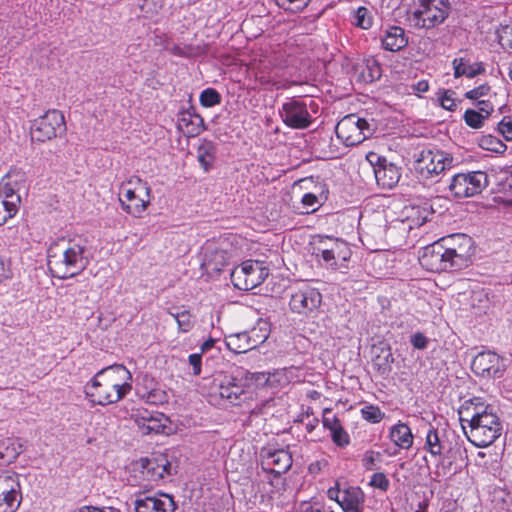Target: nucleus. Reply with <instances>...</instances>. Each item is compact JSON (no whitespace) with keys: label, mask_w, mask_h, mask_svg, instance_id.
Returning a JSON list of instances; mask_svg holds the SVG:
<instances>
[{"label":"nucleus","mask_w":512,"mask_h":512,"mask_svg":"<svg viewBox=\"0 0 512 512\" xmlns=\"http://www.w3.org/2000/svg\"><path fill=\"white\" fill-rule=\"evenodd\" d=\"M425 447L429 451V453L433 456H441L443 451V443L440 438L439 432L434 429L433 427H430L427 435H426V441H425Z\"/></svg>","instance_id":"72a5a7b5"},{"label":"nucleus","mask_w":512,"mask_h":512,"mask_svg":"<svg viewBox=\"0 0 512 512\" xmlns=\"http://www.w3.org/2000/svg\"><path fill=\"white\" fill-rule=\"evenodd\" d=\"M276 4L286 10L293 13L303 11L309 4L310 0H275Z\"/></svg>","instance_id":"a19ab883"},{"label":"nucleus","mask_w":512,"mask_h":512,"mask_svg":"<svg viewBox=\"0 0 512 512\" xmlns=\"http://www.w3.org/2000/svg\"><path fill=\"white\" fill-rule=\"evenodd\" d=\"M463 452H465V450H463L458 445L450 447L447 450L446 454L442 457L441 461L438 464V468L443 470L444 475L451 471L453 463L456 461L458 456H462Z\"/></svg>","instance_id":"f704fd0d"},{"label":"nucleus","mask_w":512,"mask_h":512,"mask_svg":"<svg viewBox=\"0 0 512 512\" xmlns=\"http://www.w3.org/2000/svg\"><path fill=\"white\" fill-rule=\"evenodd\" d=\"M393 362L394 357L390 347L381 348L380 353L373 358V365L381 375H388L391 372Z\"/></svg>","instance_id":"7c9ffc66"},{"label":"nucleus","mask_w":512,"mask_h":512,"mask_svg":"<svg viewBox=\"0 0 512 512\" xmlns=\"http://www.w3.org/2000/svg\"><path fill=\"white\" fill-rule=\"evenodd\" d=\"M192 128L187 131V134L198 135L201 131L205 130L204 120L199 114H192Z\"/></svg>","instance_id":"bf43d9fd"},{"label":"nucleus","mask_w":512,"mask_h":512,"mask_svg":"<svg viewBox=\"0 0 512 512\" xmlns=\"http://www.w3.org/2000/svg\"><path fill=\"white\" fill-rule=\"evenodd\" d=\"M333 253L335 262L338 263L342 261L343 263L347 262L351 257V250L344 240H339V242H334L333 244Z\"/></svg>","instance_id":"58836bf2"},{"label":"nucleus","mask_w":512,"mask_h":512,"mask_svg":"<svg viewBox=\"0 0 512 512\" xmlns=\"http://www.w3.org/2000/svg\"><path fill=\"white\" fill-rule=\"evenodd\" d=\"M476 111H479L483 114L484 118H488L491 113L494 111V106L490 101L487 100H478L476 103Z\"/></svg>","instance_id":"052dcab7"},{"label":"nucleus","mask_w":512,"mask_h":512,"mask_svg":"<svg viewBox=\"0 0 512 512\" xmlns=\"http://www.w3.org/2000/svg\"><path fill=\"white\" fill-rule=\"evenodd\" d=\"M363 502L364 493L360 487L355 486L343 489L341 499L338 500L344 512H362Z\"/></svg>","instance_id":"b1692460"},{"label":"nucleus","mask_w":512,"mask_h":512,"mask_svg":"<svg viewBox=\"0 0 512 512\" xmlns=\"http://www.w3.org/2000/svg\"><path fill=\"white\" fill-rule=\"evenodd\" d=\"M192 114L187 113L183 114L182 117L178 120V128L182 131L186 129V132L192 128Z\"/></svg>","instance_id":"69168bd1"},{"label":"nucleus","mask_w":512,"mask_h":512,"mask_svg":"<svg viewBox=\"0 0 512 512\" xmlns=\"http://www.w3.org/2000/svg\"><path fill=\"white\" fill-rule=\"evenodd\" d=\"M176 322L179 330L182 332H188L193 327L192 316L186 309L180 310L177 308Z\"/></svg>","instance_id":"37998d69"},{"label":"nucleus","mask_w":512,"mask_h":512,"mask_svg":"<svg viewBox=\"0 0 512 512\" xmlns=\"http://www.w3.org/2000/svg\"><path fill=\"white\" fill-rule=\"evenodd\" d=\"M18 211V204L0 197V226L4 225L9 219L14 217Z\"/></svg>","instance_id":"e433bc0d"},{"label":"nucleus","mask_w":512,"mask_h":512,"mask_svg":"<svg viewBox=\"0 0 512 512\" xmlns=\"http://www.w3.org/2000/svg\"><path fill=\"white\" fill-rule=\"evenodd\" d=\"M490 86L485 83L465 93V97L470 100H478L490 92Z\"/></svg>","instance_id":"6e6d98bb"},{"label":"nucleus","mask_w":512,"mask_h":512,"mask_svg":"<svg viewBox=\"0 0 512 512\" xmlns=\"http://www.w3.org/2000/svg\"><path fill=\"white\" fill-rule=\"evenodd\" d=\"M333 244L331 245V249H313V255L317 258L321 257L322 260L329 265L333 269H338L343 266V264H339L335 262L334 253H333Z\"/></svg>","instance_id":"c03bdc74"},{"label":"nucleus","mask_w":512,"mask_h":512,"mask_svg":"<svg viewBox=\"0 0 512 512\" xmlns=\"http://www.w3.org/2000/svg\"><path fill=\"white\" fill-rule=\"evenodd\" d=\"M137 466L143 477L152 482H157L166 475L170 476L173 474V466L165 454L140 458L137 462Z\"/></svg>","instance_id":"a211bd4d"},{"label":"nucleus","mask_w":512,"mask_h":512,"mask_svg":"<svg viewBox=\"0 0 512 512\" xmlns=\"http://www.w3.org/2000/svg\"><path fill=\"white\" fill-rule=\"evenodd\" d=\"M451 253L442 247L437 241L426 246L419 257L423 268L431 272L456 271L462 268L454 262Z\"/></svg>","instance_id":"f8f14e48"},{"label":"nucleus","mask_w":512,"mask_h":512,"mask_svg":"<svg viewBox=\"0 0 512 512\" xmlns=\"http://www.w3.org/2000/svg\"><path fill=\"white\" fill-rule=\"evenodd\" d=\"M471 369L481 377L497 378L502 375L500 357L491 351L478 353L471 363Z\"/></svg>","instance_id":"aec40b11"},{"label":"nucleus","mask_w":512,"mask_h":512,"mask_svg":"<svg viewBox=\"0 0 512 512\" xmlns=\"http://www.w3.org/2000/svg\"><path fill=\"white\" fill-rule=\"evenodd\" d=\"M339 238H333L329 236H321L319 238V242L316 246L313 247V249H331V243L334 244V242H339Z\"/></svg>","instance_id":"0e129e2a"},{"label":"nucleus","mask_w":512,"mask_h":512,"mask_svg":"<svg viewBox=\"0 0 512 512\" xmlns=\"http://www.w3.org/2000/svg\"><path fill=\"white\" fill-rule=\"evenodd\" d=\"M247 331L232 333L225 336L227 348L236 354L246 353L253 350Z\"/></svg>","instance_id":"cd10ccee"},{"label":"nucleus","mask_w":512,"mask_h":512,"mask_svg":"<svg viewBox=\"0 0 512 512\" xmlns=\"http://www.w3.org/2000/svg\"><path fill=\"white\" fill-rule=\"evenodd\" d=\"M463 119L469 127L479 129L484 125L486 118H484L481 112L476 111L475 109H467L464 113Z\"/></svg>","instance_id":"ea45409f"},{"label":"nucleus","mask_w":512,"mask_h":512,"mask_svg":"<svg viewBox=\"0 0 512 512\" xmlns=\"http://www.w3.org/2000/svg\"><path fill=\"white\" fill-rule=\"evenodd\" d=\"M132 375L122 364L98 371L85 386L86 396L97 405L106 406L122 400L132 389Z\"/></svg>","instance_id":"f03ea898"},{"label":"nucleus","mask_w":512,"mask_h":512,"mask_svg":"<svg viewBox=\"0 0 512 512\" xmlns=\"http://www.w3.org/2000/svg\"><path fill=\"white\" fill-rule=\"evenodd\" d=\"M47 258L53 277L65 280L83 272L89 265L92 254L86 238H63L49 247Z\"/></svg>","instance_id":"f257e3e1"},{"label":"nucleus","mask_w":512,"mask_h":512,"mask_svg":"<svg viewBox=\"0 0 512 512\" xmlns=\"http://www.w3.org/2000/svg\"><path fill=\"white\" fill-rule=\"evenodd\" d=\"M66 131L64 115L56 109L48 110L32 122L31 139L45 142L62 135Z\"/></svg>","instance_id":"1a4fd4ad"},{"label":"nucleus","mask_w":512,"mask_h":512,"mask_svg":"<svg viewBox=\"0 0 512 512\" xmlns=\"http://www.w3.org/2000/svg\"><path fill=\"white\" fill-rule=\"evenodd\" d=\"M269 275L268 268L258 261L247 260L231 272V282L243 291H248L261 285Z\"/></svg>","instance_id":"9d476101"},{"label":"nucleus","mask_w":512,"mask_h":512,"mask_svg":"<svg viewBox=\"0 0 512 512\" xmlns=\"http://www.w3.org/2000/svg\"><path fill=\"white\" fill-rule=\"evenodd\" d=\"M410 343L414 349L424 350L427 348L429 340L422 332H416L411 335Z\"/></svg>","instance_id":"5fc2aeb1"},{"label":"nucleus","mask_w":512,"mask_h":512,"mask_svg":"<svg viewBox=\"0 0 512 512\" xmlns=\"http://www.w3.org/2000/svg\"><path fill=\"white\" fill-rule=\"evenodd\" d=\"M414 158V170L423 179L438 175L450 167L453 161V158L447 153L428 147L416 152Z\"/></svg>","instance_id":"6e6552de"},{"label":"nucleus","mask_w":512,"mask_h":512,"mask_svg":"<svg viewBox=\"0 0 512 512\" xmlns=\"http://www.w3.org/2000/svg\"><path fill=\"white\" fill-rule=\"evenodd\" d=\"M250 379L249 371L241 367L219 374L214 378L211 396H219L224 404L241 405L252 398L253 391L249 388Z\"/></svg>","instance_id":"20e7f679"},{"label":"nucleus","mask_w":512,"mask_h":512,"mask_svg":"<svg viewBox=\"0 0 512 512\" xmlns=\"http://www.w3.org/2000/svg\"><path fill=\"white\" fill-rule=\"evenodd\" d=\"M249 376L251 379L249 380V388L251 389L254 384L256 385H264L267 384L270 378V374L264 372H250Z\"/></svg>","instance_id":"13d9d810"},{"label":"nucleus","mask_w":512,"mask_h":512,"mask_svg":"<svg viewBox=\"0 0 512 512\" xmlns=\"http://www.w3.org/2000/svg\"><path fill=\"white\" fill-rule=\"evenodd\" d=\"M370 485L385 492L388 490L390 482L384 473L377 472L372 475Z\"/></svg>","instance_id":"603ef678"},{"label":"nucleus","mask_w":512,"mask_h":512,"mask_svg":"<svg viewBox=\"0 0 512 512\" xmlns=\"http://www.w3.org/2000/svg\"><path fill=\"white\" fill-rule=\"evenodd\" d=\"M391 441L401 449H409L413 445V434L410 427L399 421L389 431Z\"/></svg>","instance_id":"a878e982"},{"label":"nucleus","mask_w":512,"mask_h":512,"mask_svg":"<svg viewBox=\"0 0 512 512\" xmlns=\"http://www.w3.org/2000/svg\"><path fill=\"white\" fill-rule=\"evenodd\" d=\"M442 247L451 253L454 262L461 268L467 267L473 255V240L470 236L462 233L442 237L437 241Z\"/></svg>","instance_id":"2eb2a0df"},{"label":"nucleus","mask_w":512,"mask_h":512,"mask_svg":"<svg viewBox=\"0 0 512 512\" xmlns=\"http://www.w3.org/2000/svg\"><path fill=\"white\" fill-rule=\"evenodd\" d=\"M176 504L172 496L161 494L160 497H145L135 501L136 512H174Z\"/></svg>","instance_id":"412c9836"},{"label":"nucleus","mask_w":512,"mask_h":512,"mask_svg":"<svg viewBox=\"0 0 512 512\" xmlns=\"http://www.w3.org/2000/svg\"><path fill=\"white\" fill-rule=\"evenodd\" d=\"M268 458L271 459L272 464L277 467V473L286 472L292 465L290 453L283 449L269 453Z\"/></svg>","instance_id":"473e14b6"},{"label":"nucleus","mask_w":512,"mask_h":512,"mask_svg":"<svg viewBox=\"0 0 512 512\" xmlns=\"http://www.w3.org/2000/svg\"><path fill=\"white\" fill-rule=\"evenodd\" d=\"M21 452V445L16 446L11 439L0 441V460L5 463L10 464L15 461Z\"/></svg>","instance_id":"2f4dec72"},{"label":"nucleus","mask_w":512,"mask_h":512,"mask_svg":"<svg viewBox=\"0 0 512 512\" xmlns=\"http://www.w3.org/2000/svg\"><path fill=\"white\" fill-rule=\"evenodd\" d=\"M279 114L283 123L292 129H307L313 121L306 101L301 98L288 99L282 104Z\"/></svg>","instance_id":"ddd939ff"},{"label":"nucleus","mask_w":512,"mask_h":512,"mask_svg":"<svg viewBox=\"0 0 512 512\" xmlns=\"http://www.w3.org/2000/svg\"><path fill=\"white\" fill-rule=\"evenodd\" d=\"M488 185V176L483 171H472L454 175L449 184V191L455 198L473 197Z\"/></svg>","instance_id":"9b49d317"},{"label":"nucleus","mask_w":512,"mask_h":512,"mask_svg":"<svg viewBox=\"0 0 512 512\" xmlns=\"http://www.w3.org/2000/svg\"><path fill=\"white\" fill-rule=\"evenodd\" d=\"M229 258L230 255L226 250L208 247L205 249L202 265L213 272H220L228 263Z\"/></svg>","instance_id":"393cba45"},{"label":"nucleus","mask_w":512,"mask_h":512,"mask_svg":"<svg viewBox=\"0 0 512 512\" xmlns=\"http://www.w3.org/2000/svg\"><path fill=\"white\" fill-rule=\"evenodd\" d=\"M138 6L142 16L145 18L154 17L161 8L158 0H139Z\"/></svg>","instance_id":"79ce46f5"},{"label":"nucleus","mask_w":512,"mask_h":512,"mask_svg":"<svg viewBox=\"0 0 512 512\" xmlns=\"http://www.w3.org/2000/svg\"><path fill=\"white\" fill-rule=\"evenodd\" d=\"M321 302L322 295L318 289L304 284L291 294L289 307L293 313L308 315L318 309Z\"/></svg>","instance_id":"f3484780"},{"label":"nucleus","mask_w":512,"mask_h":512,"mask_svg":"<svg viewBox=\"0 0 512 512\" xmlns=\"http://www.w3.org/2000/svg\"><path fill=\"white\" fill-rule=\"evenodd\" d=\"M150 188L138 177L123 183L119 192L122 208L134 217H139L150 203Z\"/></svg>","instance_id":"423d86ee"},{"label":"nucleus","mask_w":512,"mask_h":512,"mask_svg":"<svg viewBox=\"0 0 512 512\" xmlns=\"http://www.w3.org/2000/svg\"><path fill=\"white\" fill-rule=\"evenodd\" d=\"M450 12L448 0H419L408 20L416 28L432 29L442 24Z\"/></svg>","instance_id":"39448f33"},{"label":"nucleus","mask_w":512,"mask_h":512,"mask_svg":"<svg viewBox=\"0 0 512 512\" xmlns=\"http://www.w3.org/2000/svg\"><path fill=\"white\" fill-rule=\"evenodd\" d=\"M331 432V437L333 442L340 447H345L349 444L350 438L347 432L343 429L341 425L334 427Z\"/></svg>","instance_id":"09e8293b"},{"label":"nucleus","mask_w":512,"mask_h":512,"mask_svg":"<svg viewBox=\"0 0 512 512\" xmlns=\"http://www.w3.org/2000/svg\"><path fill=\"white\" fill-rule=\"evenodd\" d=\"M366 159L373 168L378 186L390 190L398 184L401 178V167L375 152L367 154Z\"/></svg>","instance_id":"4468645a"},{"label":"nucleus","mask_w":512,"mask_h":512,"mask_svg":"<svg viewBox=\"0 0 512 512\" xmlns=\"http://www.w3.org/2000/svg\"><path fill=\"white\" fill-rule=\"evenodd\" d=\"M498 131L503 135V137L506 140L512 141V118L504 117L498 123Z\"/></svg>","instance_id":"4d7b16f0"},{"label":"nucleus","mask_w":512,"mask_h":512,"mask_svg":"<svg viewBox=\"0 0 512 512\" xmlns=\"http://www.w3.org/2000/svg\"><path fill=\"white\" fill-rule=\"evenodd\" d=\"M479 146L488 151L502 154L506 151V144L493 135H484L479 140Z\"/></svg>","instance_id":"c9c22d12"},{"label":"nucleus","mask_w":512,"mask_h":512,"mask_svg":"<svg viewBox=\"0 0 512 512\" xmlns=\"http://www.w3.org/2000/svg\"><path fill=\"white\" fill-rule=\"evenodd\" d=\"M319 201H318V198L315 194L313 193H306L304 194V196L302 197V204L307 207V208H312V212L315 211L316 209L314 208V206L316 204H318Z\"/></svg>","instance_id":"338daca9"},{"label":"nucleus","mask_w":512,"mask_h":512,"mask_svg":"<svg viewBox=\"0 0 512 512\" xmlns=\"http://www.w3.org/2000/svg\"><path fill=\"white\" fill-rule=\"evenodd\" d=\"M363 418L371 423H379L385 416V414L377 406H365L361 410Z\"/></svg>","instance_id":"49530a36"},{"label":"nucleus","mask_w":512,"mask_h":512,"mask_svg":"<svg viewBox=\"0 0 512 512\" xmlns=\"http://www.w3.org/2000/svg\"><path fill=\"white\" fill-rule=\"evenodd\" d=\"M374 124L357 114L344 116L336 125L335 133L346 146H356L373 135Z\"/></svg>","instance_id":"0eeeda50"},{"label":"nucleus","mask_w":512,"mask_h":512,"mask_svg":"<svg viewBox=\"0 0 512 512\" xmlns=\"http://www.w3.org/2000/svg\"><path fill=\"white\" fill-rule=\"evenodd\" d=\"M24 173L20 171L8 172L0 181V197L20 203V196L17 192L23 186Z\"/></svg>","instance_id":"4be33fe9"},{"label":"nucleus","mask_w":512,"mask_h":512,"mask_svg":"<svg viewBox=\"0 0 512 512\" xmlns=\"http://www.w3.org/2000/svg\"><path fill=\"white\" fill-rule=\"evenodd\" d=\"M21 500L18 474H0V512H15L19 508Z\"/></svg>","instance_id":"dca6fc26"},{"label":"nucleus","mask_w":512,"mask_h":512,"mask_svg":"<svg viewBox=\"0 0 512 512\" xmlns=\"http://www.w3.org/2000/svg\"><path fill=\"white\" fill-rule=\"evenodd\" d=\"M367 69L369 71V80L374 81L380 78L381 76V68L377 62H373L372 65H368Z\"/></svg>","instance_id":"774afa93"},{"label":"nucleus","mask_w":512,"mask_h":512,"mask_svg":"<svg viewBox=\"0 0 512 512\" xmlns=\"http://www.w3.org/2000/svg\"><path fill=\"white\" fill-rule=\"evenodd\" d=\"M460 420L464 434L475 447H487L501 435L502 424L491 405L472 413L470 419Z\"/></svg>","instance_id":"7ed1b4c3"},{"label":"nucleus","mask_w":512,"mask_h":512,"mask_svg":"<svg viewBox=\"0 0 512 512\" xmlns=\"http://www.w3.org/2000/svg\"><path fill=\"white\" fill-rule=\"evenodd\" d=\"M498 38L500 45L507 50L512 52V23L510 25L503 26L498 32Z\"/></svg>","instance_id":"de8ad7c7"},{"label":"nucleus","mask_w":512,"mask_h":512,"mask_svg":"<svg viewBox=\"0 0 512 512\" xmlns=\"http://www.w3.org/2000/svg\"><path fill=\"white\" fill-rule=\"evenodd\" d=\"M188 360L190 365L193 367V374L195 376L200 375L202 366V355L199 353L191 354L189 355Z\"/></svg>","instance_id":"680f3d73"},{"label":"nucleus","mask_w":512,"mask_h":512,"mask_svg":"<svg viewBox=\"0 0 512 512\" xmlns=\"http://www.w3.org/2000/svg\"><path fill=\"white\" fill-rule=\"evenodd\" d=\"M382 47L391 52H397L405 48L408 44V37L403 28L399 26H390L384 31L381 38Z\"/></svg>","instance_id":"5701e85b"},{"label":"nucleus","mask_w":512,"mask_h":512,"mask_svg":"<svg viewBox=\"0 0 512 512\" xmlns=\"http://www.w3.org/2000/svg\"><path fill=\"white\" fill-rule=\"evenodd\" d=\"M248 339L253 349H256L263 344L269 337L270 328L266 321L259 320L257 324L249 330H246Z\"/></svg>","instance_id":"c756f323"},{"label":"nucleus","mask_w":512,"mask_h":512,"mask_svg":"<svg viewBox=\"0 0 512 512\" xmlns=\"http://www.w3.org/2000/svg\"><path fill=\"white\" fill-rule=\"evenodd\" d=\"M381 458V453L373 450H369L365 453L364 458L362 460L363 466L366 470H375L378 469L377 461Z\"/></svg>","instance_id":"3c124183"},{"label":"nucleus","mask_w":512,"mask_h":512,"mask_svg":"<svg viewBox=\"0 0 512 512\" xmlns=\"http://www.w3.org/2000/svg\"><path fill=\"white\" fill-rule=\"evenodd\" d=\"M200 103L203 107H213L221 103V95L214 88H207L200 94Z\"/></svg>","instance_id":"4c0bfd02"},{"label":"nucleus","mask_w":512,"mask_h":512,"mask_svg":"<svg viewBox=\"0 0 512 512\" xmlns=\"http://www.w3.org/2000/svg\"><path fill=\"white\" fill-rule=\"evenodd\" d=\"M355 24L362 29H369L372 26V17L366 7H359L355 11Z\"/></svg>","instance_id":"a18cd8bd"},{"label":"nucleus","mask_w":512,"mask_h":512,"mask_svg":"<svg viewBox=\"0 0 512 512\" xmlns=\"http://www.w3.org/2000/svg\"><path fill=\"white\" fill-rule=\"evenodd\" d=\"M484 407H486V405H484V403L481 402V399L475 397L464 402L460 413L465 412L466 414L471 416V414L474 412L483 411Z\"/></svg>","instance_id":"8fccbe9b"},{"label":"nucleus","mask_w":512,"mask_h":512,"mask_svg":"<svg viewBox=\"0 0 512 512\" xmlns=\"http://www.w3.org/2000/svg\"><path fill=\"white\" fill-rule=\"evenodd\" d=\"M331 412L329 410H326L324 415H323V426L327 429H329V431H332V429L339 425L340 424V421L339 419L335 416V415H332V416H329L328 414H330Z\"/></svg>","instance_id":"e2e57ef3"},{"label":"nucleus","mask_w":512,"mask_h":512,"mask_svg":"<svg viewBox=\"0 0 512 512\" xmlns=\"http://www.w3.org/2000/svg\"><path fill=\"white\" fill-rule=\"evenodd\" d=\"M455 93L451 90H445L442 95L439 97L440 105L449 111H454L456 109V102L453 98Z\"/></svg>","instance_id":"864d4df0"},{"label":"nucleus","mask_w":512,"mask_h":512,"mask_svg":"<svg viewBox=\"0 0 512 512\" xmlns=\"http://www.w3.org/2000/svg\"><path fill=\"white\" fill-rule=\"evenodd\" d=\"M454 69V77L460 78L466 76L467 78H474L477 75L484 73L485 68L482 63L471 64L465 58H455L452 62Z\"/></svg>","instance_id":"bb28decb"},{"label":"nucleus","mask_w":512,"mask_h":512,"mask_svg":"<svg viewBox=\"0 0 512 512\" xmlns=\"http://www.w3.org/2000/svg\"><path fill=\"white\" fill-rule=\"evenodd\" d=\"M197 159L205 171H209L216 159V145L203 140L197 149Z\"/></svg>","instance_id":"c85d7f7f"},{"label":"nucleus","mask_w":512,"mask_h":512,"mask_svg":"<svg viewBox=\"0 0 512 512\" xmlns=\"http://www.w3.org/2000/svg\"><path fill=\"white\" fill-rule=\"evenodd\" d=\"M136 423L143 434H170V420L160 412H149L144 410L137 415Z\"/></svg>","instance_id":"6ab92c4d"}]
</instances>
